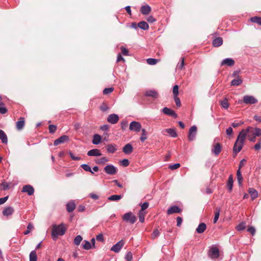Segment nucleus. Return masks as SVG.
I'll return each mask as SVG.
<instances>
[{
  "label": "nucleus",
  "instance_id": "obj_1",
  "mask_svg": "<svg viewBox=\"0 0 261 261\" xmlns=\"http://www.w3.org/2000/svg\"><path fill=\"white\" fill-rule=\"evenodd\" d=\"M247 134L249 140L254 142L255 141L256 137L261 136V129L248 126L246 129H242L240 132L233 146V150L236 154L241 150Z\"/></svg>",
  "mask_w": 261,
  "mask_h": 261
},
{
  "label": "nucleus",
  "instance_id": "obj_2",
  "mask_svg": "<svg viewBox=\"0 0 261 261\" xmlns=\"http://www.w3.org/2000/svg\"><path fill=\"white\" fill-rule=\"evenodd\" d=\"M66 228L63 224L59 225H54L52 230V236L54 240H56L58 236L63 235L66 231Z\"/></svg>",
  "mask_w": 261,
  "mask_h": 261
},
{
  "label": "nucleus",
  "instance_id": "obj_3",
  "mask_svg": "<svg viewBox=\"0 0 261 261\" xmlns=\"http://www.w3.org/2000/svg\"><path fill=\"white\" fill-rule=\"evenodd\" d=\"M122 219L124 221L132 224H134L137 220L136 217L134 215L132 212L125 213L123 215Z\"/></svg>",
  "mask_w": 261,
  "mask_h": 261
},
{
  "label": "nucleus",
  "instance_id": "obj_4",
  "mask_svg": "<svg viewBox=\"0 0 261 261\" xmlns=\"http://www.w3.org/2000/svg\"><path fill=\"white\" fill-rule=\"evenodd\" d=\"M125 244L124 241L123 240H120L115 245L112 246L111 248V250L114 251L115 253H118L122 249Z\"/></svg>",
  "mask_w": 261,
  "mask_h": 261
},
{
  "label": "nucleus",
  "instance_id": "obj_5",
  "mask_svg": "<svg viewBox=\"0 0 261 261\" xmlns=\"http://www.w3.org/2000/svg\"><path fill=\"white\" fill-rule=\"evenodd\" d=\"M197 129V127L195 125H193L190 127L188 136L189 141H192L195 139Z\"/></svg>",
  "mask_w": 261,
  "mask_h": 261
},
{
  "label": "nucleus",
  "instance_id": "obj_6",
  "mask_svg": "<svg viewBox=\"0 0 261 261\" xmlns=\"http://www.w3.org/2000/svg\"><path fill=\"white\" fill-rule=\"evenodd\" d=\"M258 100L253 96L245 95L243 97V102L246 104H255Z\"/></svg>",
  "mask_w": 261,
  "mask_h": 261
},
{
  "label": "nucleus",
  "instance_id": "obj_7",
  "mask_svg": "<svg viewBox=\"0 0 261 261\" xmlns=\"http://www.w3.org/2000/svg\"><path fill=\"white\" fill-rule=\"evenodd\" d=\"M141 129V124L137 121H132L129 124V129L135 132H139Z\"/></svg>",
  "mask_w": 261,
  "mask_h": 261
},
{
  "label": "nucleus",
  "instance_id": "obj_8",
  "mask_svg": "<svg viewBox=\"0 0 261 261\" xmlns=\"http://www.w3.org/2000/svg\"><path fill=\"white\" fill-rule=\"evenodd\" d=\"M104 170L107 174L110 175H114L117 172V169L113 165L106 166Z\"/></svg>",
  "mask_w": 261,
  "mask_h": 261
},
{
  "label": "nucleus",
  "instance_id": "obj_9",
  "mask_svg": "<svg viewBox=\"0 0 261 261\" xmlns=\"http://www.w3.org/2000/svg\"><path fill=\"white\" fill-rule=\"evenodd\" d=\"M22 192L27 193L29 195H32L34 193V188L29 185L24 186L21 190Z\"/></svg>",
  "mask_w": 261,
  "mask_h": 261
},
{
  "label": "nucleus",
  "instance_id": "obj_10",
  "mask_svg": "<svg viewBox=\"0 0 261 261\" xmlns=\"http://www.w3.org/2000/svg\"><path fill=\"white\" fill-rule=\"evenodd\" d=\"M119 120V117L115 114H110L107 118V121L111 124H116Z\"/></svg>",
  "mask_w": 261,
  "mask_h": 261
},
{
  "label": "nucleus",
  "instance_id": "obj_11",
  "mask_svg": "<svg viewBox=\"0 0 261 261\" xmlns=\"http://www.w3.org/2000/svg\"><path fill=\"white\" fill-rule=\"evenodd\" d=\"M182 210L177 206L174 205L169 208L167 211L168 215H170L174 213H180Z\"/></svg>",
  "mask_w": 261,
  "mask_h": 261
},
{
  "label": "nucleus",
  "instance_id": "obj_12",
  "mask_svg": "<svg viewBox=\"0 0 261 261\" xmlns=\"http://www.w3.org/2000/svg\"><path fill=\"white\" fill-rule=\"evenodd\" d=\"M69 140V137L67 136L63 135L55 140L54 145L57 146L60 144L63 143Z\"/></svg>",
  "mask_w": 261,
  "mask_h": 261
},
{
  "label": "nucleus",
  "instance_id": "obj_13",
  "mask_svg": "<svg viewBox=\"0 0 261 261\" xmlns=\"http://www.w3.org/2000/svg\"><path fill=\"white\" fill-rule=\"evenodd\" d=\"M25 125V120L23 117H20L18 121L16 122V127L18 130H22Z\"/></svg>",
  "mask_w": 261,
  "mask_h": 261
},
{
  "label": "nucleus",
  "instance_id": "obj_14",
  "mask_svg": "<svg viewBox=\"0 0 261 261\" xmlns=\"http://www.w3.org/2000/svg\"><path fill=\"white\" fill-rule=\"evenodd\" d=\"M146 96L151 97L153 98H157L159 97V94L158 92L154 90H147L145 93Z\"/></svg>",
  "mask_w": 261,
  "mask_h": 261
},
{
  "label": "nucleus",
  "instance_id": "obj_15",
  "mask_svg": "<svg viewBox=\"0 0 261 261\" xmlns=\"http://www.w3.org/2000/svg\"><path fill=\"white\" fill-rule=\"evenodd\" d=\"M210 255L212 258H218L219 256V249L216 247L211 248L210 249Z\"/></svg>",
  "mask_w": 261,
  "mask_h": 261
},
{
  "label": "nucleus",
  "instance_id": "obj_16",
  "mask_svg": "<svg viewBox=\"0 0 261 261\" xmlns=\"http://www.w3.org/2000/svg\"><path fill=\"white\" fill-rule=\"evenodd\" d=\"M151 10V7L148 5L142 6L140 9V12L143 15L148 14Z\"/></svg>",
  "mask_w": 261,
  "mask_h": 261
},
{
  "label": "nucleus",
  "instance_id": "obj_17",
  "mask_svg": "<svg viewBox=\"0 0 261 261\" xmlns=\"http://www.w3.org/2000/svg\"><path fill=\"white\" fill-rule=\"evenodd\" d=\"M162 112L166 115L173 116L174 117H177L176 114L175 113V112L173 110H172V109H170L169 108H168L167 107L164 108L162 110Z\"/></svg>",
  "mask_w": 261,
  "mask_h": 261
},
{
  "label": "nucleus",
  "instance_id": "obj_18",
  "mask_svg": "<svg viewBox=\"0 0 261 261\" xmlns=\"http://www.w3.org/2000/svg\"><path fill=\"white\" fill-rule=\"evenodd\" d=\"M133 150V147L129 143L126 144L122 148L123 152L126 154H130Z\"/></svg>",
  "mask_w": 261,
  "mask_h": 261
},
{
  "label": "nucleus",
  "instance_id": "obj_19",
  "mask_svg": "<svg viewBox=\"0 0 261 261\" xmlns=\"http://www.w3.org/2000/svg\"><path fill=\"white\" fill-rule=\"evenodd\" d=\"M14 211V208L12 207H7L3 211V214L4 216L8 217L11 215Z\"/></svg>",
  "mask_w": 261,
  "mask_h": 261
},
{
  "label": "nucleus",
  "instance_id": "obj_20",
  "mask_svg": "<svg viewBox=\"0 0 261 261\" xmlns=\"http://www.w3.org/2000/svg\"><path fill=\"white\" fill-rule=\"evenodd\" d=\"M234 64V61L231 58H226L221 63V66L226 65L228 66H232Z\"/></svg>",
  "mask_w": 261,
  "mask_h": 261
},
{
  "label": "nucleus",
  "instance_id": "obj_21",
  "mask_svg": "<svg viewBox=\"0 0 261 261\" xmlns=\"http://www.w3.org/2000/svg\"><path fill=\"white\" fill-rule=\"evenodd\" d=\"M221 151V146L220 143H217L214 146L212 152L216 155H218Z\"/></svg>",
  "mask_w": 261,
  "mask_h": 261
},
{
  "label": "nucleus",
  "instance_id": "obj_22",
  "mask_svg": "<svg viewBox=\"0 0 261 261\" xmlns=\"http://www.w3.org/2000/svg\"><path fill=\"white\" fill-rule=\"evenodd\" d=\"M223 43V39L221 37H218L213 41V45L217 47L220 46Z\"/></svg>",
  "mask_w": 261,
  "mask_h": 261
},
{
  "label": "nucleus",
  "instance_id": "obj_23",
  "mask_svg": "<svg viewBox=\"0 0 261 261\" xmlns=\"http://www.w3.org/2000/svg\"><path fill=\"white\" fill-rule=\"evenodd\" d=\"M87 154L89 156H100L101 155L99 150L97 149H93L89 150Z\"/></svg>",
  "mask_w": 261,
  "mask_h": 261
},
{
  "label": "nucleus",
  "instance_id": "obj_24",
  "mask_svg": "<svg viewBox=\"0 0 261 261\" xmlns=\"http://www.w3.org/2000/svg\"><path fill=\"white\" fill-rule=\"evenodd\" d=\"M206 228V224L204 223H201L199 224L198 226L196 228V231L198 233H202L205 230Z\"/></svg>",
  "mask_w": 261,
  "mask_h": 261
},
{
  "label": "nucleus",
  "instance_id": "obj_25",
  "mask_svg": "<svg viewBox=\"0 0 261 261\" xmlns=\"http://www.w3.org/2000/svg\"><path fill=\"white\" fill-rule=\"evenodd\" d=\"M233 177H232V175H230L228 177V181H227V186L228 188V190H229V192H231L232 191V187H233Z\"/></svg>",
  "mask_w": 261,
  "mask_h": 261
},
{
  "label": "nucleus",
  "instance_id": "obj_26",
  "mask_svg": "<svg viewBox=\"0 0 261 261\" xmlns=\"http://www.w3.org/2000/svg\"><path fill=\"white\" fill-rule=\"evenodd\" d=\"M249 193L251 196L252 200H254L258 196L257 191L254 188H250L248 190Z\"/></svg>",
  "mask_w": 261,
  "mask_h": 261
},
{
  "label": "nucleus",
  "instance_id": "obj_27",
  "mask_svg": "<svg viewBox=\"0 0 261 261\" xmlns=\"http://www.w3.org/2000/svg\"><path fill=\"white\" fill-rule=\"evenodd\" d=\"M0 139L3 143L7 144L8 142L7 136L5 132L2 129H0Z\"/></svg>",
  "mask_w": 261,
  "mask_h": 261
},
{
  "label": "nucleus",
  "instance_id": "obj_28",
  "mask_svg": "<svg viewBox=\"0 0 261 261\" xmlns=\"http://www.w3.org/2000/svg\"><path fill=\"white\" fill-rule=\"evenodd\" d=\"M138 27L140 29L147 30L149 29V25L148 23L145 21H142L138 23Z\"/></svg>",
  "mask_w": 261,
  "mask_h": 261
},
{
  "label": "nucleus",
  "instance_id": "obj_29",
  "mask_svg": "<svg viewBox=\"0 0 261 261\" xmlns=\"http://www.w3.org/2000/svg\"><path fill=\"white\" fill-rule=\"evenodd\" d=\"M164 131L167 133L172 137L175 138L177 136L175 129H174L167 128V129H164Z\"/></svg>",
  "mask_w": 261,
  "mask_h": 261
},
{
  "label": "nucleus",
  "instance_id": "obj_30",
  "mask_svg": "<svg viewBox=\"0 0 261 261\" xmlns=\"http://www.w3.org/2000/svg\"><path fill=\"white\" fill-rule=\"evenodd\" d=\"M101 136L98 134H95L93 136L92 143H93V144H96V145L99 144L101 142Z\"/></svg>",
  "mask_w": 261,
  "mask_h": 261
},
{
  "label": "nucleus",
  "instance_id": "obj_31",
  "mask_svg": "<svg viewBox=\"0 0 261 261\" xmlns=\"http://www.w3.org/2000/svg\"><path fill=\"white\" fill-rule=\"evenodd\" d=\"M75 208V204L73 202H68L67 204V211L69 213H71L74 211Z\"/></svg>",
  "mask_w": 261,
  "mask_h": 261
},
{
  "label": "nucleus",
  "instance_id": "obj_32",
  "mask_svg": "<svg viewBox=\"0 0 261 261\" xmlns=\"http://www.w3.org/2000/svg\"><path fill=\"white\" fill-rule=\"evenodd\" d=\"M29 259L30 261H37V256L35 250H33L31 252L29 255Z\"/></svg>",
  "mask_w": 261,
  "mask_h": 261
},
{
  "label": "nucleus",
  "instance_id": "obj_33",
  "mask_svg": "<svg viewBox=\"0 0 261 261\" xmlns=\"http://www.w3.org/2000/svg\"><path fill=\"white\" fill-rule=\"evenodd\" d=\"M221 208L220 207H216L215 211V217L214 218V223H216L218 221L219 216Z\"/></svg>",
  "mask_w": 261,
  "mask_h": 261
},
{
  "label": "nucleus",
  "instance_id": "obj_34",
  "mask_svg": "<svg viewBox=\"0 0 261 261\" xmlns=\"http://www.w3.org/2000/svg\"><path fill=\"white\" fill-rule=\"evenodd\" d=\"M237 180L238 181V183L240 186L241 185L242 182L243 181V178L241 172V169H238V170L237 171Z\"/></svg>",
  "mask_w": 261,
  "mask_h": 261
},
{
  "label": "nucleus",
  "instance_id": "obj_35",
  "mask_svg": "<svg viewBox=\"0 0 261 261\" xmlns=\"http://www.w3.org/2000/svg\"><path fill=\"white\" fill-rule=\"evenodd\" d=\"M107 150L109 153H113L116 150L114 145L112 144H109L107 146Z\"/></svg>",
  "mask_w": 261,
  "mask_h": 261
},
{
  "label": "nucleus",
  "instance_id": "obj_36",
  "mask_svg": "<svg viewBox=\"0 0 261 261\" xmlns=\"http://www.w3.org/2000/svg\"><path fill=\"white\" fill-rule=\"evenodd\" d=\"M250 21L253 23H256L261 25V17L258 16L252 17L250 18Z\"/></svg>",
  "mask_w": 261,
  "mask_h": 261
},
{
  "label": "nucleus",
  "instance_id": "obj_37",
  "mask_svg": "<svg viewBox=\"0 0 261 261\" xmlns=\"http://www.w3.org/2000/svg\"><path fill=\"white\" fill-rule=\"evenodd\" d=\"M145 214H146V213L142 211H139V212L138 213V217L139 218V221L141 223H143L144 222Z\"/></svg>",
  "mask_w": 261,
  "mask_h": 261
},
{
  "label": "nucleus",
  "instance_id": "obj_38",
  "mask_svg": "<svg viewBox=\"0 0 261 261\" xmlns=\"http://www.w3.org/2000/svg\"><path fill=\"white\" fill-rule=\"evenodd\" d=\"M122 196L118 195H113L108 197V200L110 201H118L121 199Z\"/></svg>",
  "mask_w": 261,
  "mask_h": 261
},
{
  "label": "nucleus",
  "instance_id": "obj_39",
  "mask_svg": "<svg viewBox=\"0 0 261 261\" xmlns=\"http://www.w3.org/2000/svg\"><path fill=\"white\" fill-rule=\"evenodd\" d=\"M243 81L241 79H237L233 80L231 82L232 86H237L240 85Z\"/></svg>",
  "mask_w": 261,
  "mask_h": 261
},
{
  "label": "nucleus",
  "instance_id": "obj_40",
  "mask_svg": "<svg viewBox=\"0 0 261 261\" xmlns=\"http://www.w3.org/2000/svg\"><path fill=\"white\" fill-rule=\"evenodd\" d=\"M82 240L83 238L82 237V236L80 235H78L74 238L73 243L75 245L79 246L81 242H82Z\"/></svg>",
  "mask_w": 261,
  "mask_h": 261
},
{
  "label": "nucleus",
  "instance_id": "obj_41",
  "mask_svg": "<svg viewBox=\"0 0 261 261\" xmlns=\"http://www.w3.org/2000/svg\"><path fill=\"white\" fill-rule=\"evenodd\" d=\"M85 244L83 245V248L85 250H89L92 248L91 244L88 241H84Z\"/></svg>",
  "mask_w": 261,
  "mask_h": 261
},
{
  "label": "nucleus",
  "instance_id": "obj_42",
  "mask_svg": "<svg viewBox=\"0 0 261 261\" xmlns=\"http://www.w3.org/2000/svg\"><path fill=\"white\" fill-rule=\"evenodd\" d=\"M8 111L7 109L4 107V104L3 102L0 103V114H5Z\"/></svg>",
  "mask_w": 261,
  "mask_h": 261
},
{
  "label": "nucleus",
  "instance_id": "obj_43",
  "mask_svg": "<svg viewBox=\"0 0 261 261\" xmlns=\"http://www.w3.org/2000/svg\"><path fill=\"white\" fill-rule=\"evenodd\" d=\"M108 161V160L106 157H102L97 159L96 161V163L98 164H104Z\"/></svg>",
  "mask_w": 261,
  "mask_h": 261
},
{
  "label": "nucleus",
  "instance_id": "obj_44",
  "mask_svg": "<svg viewBox=\"0 0 261 261\" xmlns=\"http://www.w3.org/2000/svg\"><path fill=\"white\" fill-rule=\"evenodd\" d=\"M146 61L148 64L153 65L156 64L158 62L159 60L155 59L149 58L147 59Z\"/></svg>",
  "mask_w": 261,
  "mask_h": 261
},
{
  "label": "nucleus",
  "instance_id": "obj_45",
  "mask_svg": "<svg viewBox=\"0 0 261 261\" xmlns=\"http://www.w3.org/2000/svg\"><path fill=\"white\" fill-rule=\"evenodd\" d=\"M142 136L140 138V140L141 142H143L145 140L147 139V132L144 129H142Z\"/></svg>",
  "mask_w": 261,
  "mask_h": 261
},
{
  "label": "nucleus",
  "instance_id": "obj_46",
  "mask_svg": "<svg viewBox=\"0 0 261 261\" xmlns=\"http://www.w3.org/2000/svg\"><path fill=\"white\" fill-rule=\"evenodd\" d=\"M81 166L85 171L90 172L93 174V172L91 170V167L88 165L82 164Z\"/></svg>",
  "mask_w": 261,
  "mask_h": 261
},
{
  "label": "nucleus",
  "instance_id": "obj_47",
  "mask_svg": "<svg viewBox=\"0 0 261 261\" xmlns=\"http://www.w3.org/2000/svg\"><path fill=\"white\" fill-rule=\"evenodd\" d=\"M184 65H185L184 58H182L181 59L180 62L178 63V64L177 65V69L180 70H182L184 67Z\"/></svg>",
  "mask_w": 261,
  "mask_h": 261
},
{
  "label": "nucleus",
  "instance_id": "obj_48",
  "mask_svg": "<svg viewBox=\"0 0 261 261\" xmlns=\"http://www.w3.org/2000/svg\"><path fill=\"white\" fill-rule=\"evenodd\" d=\"M246 228V223L244 222H241L237 226V229L238 230H244Z\"/></svg>",
  "mask_w": 261,
  "mask_h": 261
},
{
  "label": "nucleus",
  "instance_id": "obj_49",
  "mask_svg": "<svg viewBox=\"0 0 261 261\" xmlns=\"http://www.w3.org/2000/svg\"><path fill=\"white\" fill-rule=\"evenodd\" d=\"M49 132L51 134L54 133L57 130V126L55 125H49L48 126Z\"/></svg>",
  "mask_w": 261,
  "mask_h": 261
},
{
  "label": "nucleus",
  "instance_id": "obj_50",
  "mask_svg": "<svg viewBox=\"0 0 261 261\" xmlns=\"http://www.w3.org/2000/svg\"><path fill=\"white\" fill-rule=\"evenodd\" d=\"M221 106L224 109H227L229 107V104L228 103V100L227 99H225L221 101Z\"/></svg>",
  "mask_w": 261,
  "mask_h": 261
},
{
  "label": "nucleus",
  "instance_id": "obj_51",
  "mask_svg": "<svg viewBox=\"0 0 261 261\" xmlns=\"http://www.w3.org/2000/svg\"><path fill=\"white\" fill-rule=\"evenodd\" d=\"M114 90L113 88H105L103 91V93L105 95L109 94L112 92Z\"/></svg>",
  "mask_w": 261,
  "mask_h": 261
},
{
  "label": "nucleus",
  "instance_id": "obj_52",
  "mask_svg": "<svg viewBox=\"0 0 261 261\" xmlns=\"http://www.w3.org/2000/svg\"><path fill=\"white\" fill-rule=\"evenodd\" d=\"M180 166V164L176 163L173 165H170L169 166V168L172 170H175L178 168Z\"/></svg>",
  "mask_w": 261,
  "mask_h": 261
},
{
  "label": "nucleus",
  "instance_id": "obj_53",
  "mask_svg": "<svg viewBox=\"0 0 261 261\" xmlns=\"http://www.w3.org/2000/svg\"><path fill=\"white\" fill-rule=\"evenodd\" d=\"M34 228L33 225L31 223H29L27 226V230L24 232V234H28L30 232V230Z\"/></svg>",
  "mask_w": 261,
  "mask_h": 261
},
{
  "label": "nucleus",
  "instance_id": "obj_54",
  "mask_svg": "<svg viewBox=\"0 0 261 261\" xmlns=\"http://www.w3.org/2000/svg\"><path fill=\"white\" fill-rule=\"evenodd\" d=\"M125 259L127 260V261H130L131 260H132L133 259V255H132V253L130 252H128L126 253L125 256Z\"/></svg>",
  "mask_w": 261,
  "mask_h": 261
},
{
  "label": "nucleus",
  "instance_id": "obj_55",
  "mask_svg": "<svg viewBox=\"0 0 261 261\" xmlns=\"http://www.w3.org/2000/svg\"><path fill=\"white\" fill-rule=\"evenodd\" d=\"M173 93L174 96H177L178 94V86L177 85L174 86L173 88Z\"/></svg>",
  "mask_w": 261,
  "mask_h": 261
},
{
  "label": "nucleus",
  "instance_id": "obj_56",
  "mask_svg": "<svg viewBox=\"0 0 261 261\" xmlns=\"http://www.w3.org/2000/svg\"><path fill=\"white\" fill-rule=\"evenodd\" d=\"M160 234V232L158 229H155L153 231L151 234V237L152 239L156 238Z\"/></svg>",
  "mask_w": 261,
  "mask_h": 261
},
{
  "label": "nucleus",
  "instance_id": "obj_57",
  "mask_svg": "<svg viewBox=\"0 0 261 261\" xmlns=\"http://www.w3.org/2000/svg\"><path fill=\"white\" fill-rule=\"evenodd\" d=\"M109 108L108 106L106 104L103 103L100 107V109L101 111L103 112H106L108 110Z\"/></svg>",
  "mask_w": 261,
  "mask_h": 261
},
{
  "label": "nucleus",
  "instance_id": "obj_58",
  "mask_svg": "<svg viewBox=\"0 0 261 261\" xmlns=\"http://www.w3.org/2000/svg\"><path fill=\"white\" fill-rule=\"evenodd\" d=\"M1 186L3 187V190H6L9 189V184L5 181H3Z\"/></svg>",
  "mask_w": 261,
  "mask_h": 261
},
{
  "label": "nucleus",
  "instance_id": "obj_59",
  "mask_svg": "<svg viewBox=\"0 0 261 261\" xmlns=\"http://www.w3.org/2000/svg\"><path fill=\"white\" fill-rule=\"evenodd\" d=\"M149 206V203L147 202H144L141 205V209L140 211H144L146 208H148Z\"/></svg>",
  "mask_w": 261,
  "mask_h": 261
},
{
  "label": "nucleus",
  "instance_id": "obj_60",
  "mask_svg": "<svg viewBox=\"0 0 261 261\" xmlns=\"http://www.w3.org/2000/svg\"><path fill=\"white\" fill-rule=\"evenodd\" d=\"M69 155H70V157L71 158V159L74 161H79L81 159V158L80 157L74 156L73 153H72L71 152H69Z\"/></svg>",
  "mask_w": 261,
  "mask_h": 261
},
{
  "label": "nucleus",
  "instance_id": "obj_61",
  "mask_svg": "<svg viewBox=\"0 0 261 261\" xmlns=\"http://www.w3.org/2000/svg\"><path fill=\"white\" fill-rule=\"evenodd\" d=\"M247 231L251 233L252 235H254L255 232V229L253 226H250L247 229Z\"/></svg>",
  "mask_w": 261,
  "mask_h": 261
},
{
  "label": "nucleus",
  "instance_id": "obj_62",
  "mask_svg": "<svg viewBox=\"0 0 261 261\" xmlns=\"http://www.w3.org/2000/svg\"><path fill=\"white\" fill-rule=\"evenodd\" d=\"M128 124L126 121H123L121 123V127L122 129H125L127 127Z\"/></svg>",
  "mask_w": 261,
  "mask_h": 261
},
{
  "label": "nucleus",
  "instance_id": "obj_63",
  "mask_svg": "<svg viewBox=\"0 0 261 261\" xmlns=\"http://www.w3.org/2000/svg\"><path fill=\"white\" fill-rule=\"evenodd\" d=\"M96 239L97 241L103 242L104 241L103 235L102 234H99L96 236Z\"/></svg>",
  "mask_w": 261,
  "mask_h": 261
},
{
  "label": "nucleus",
  "instance_id": "obj_64",
  "mask_svg": "<svg viewBox=\"0 0 261 261\" xmlns=\"http://www.w3.org/2000/svg\"><path fill=\"white\" fill-rule=\"evenodd\" d=\"M129 163V161L127 159H123L121 161V164L124 167H126V166H128Z\"/></svg>",
  "mask_w": 261,
  "mask_h": 261
}]
</instances>
